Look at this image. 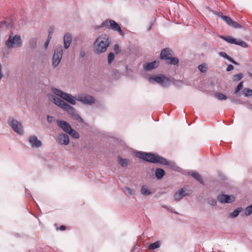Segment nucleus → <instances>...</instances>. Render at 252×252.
<instances>
[{"instance_id":"1","label":"nucleus","mask_w":252,"mask_h":252,"mask_svg":"<svg viewBox=\"0 0 252 252\" xmlns=\"http://www.w3.org/2000/svg\"><path fill=\"white\" fill-rule=\"evenodd\" d=\"M135 156L136 157L148 162L154 163H160L164 165H169L172 169L174 170H177L178 168V167L176 166L174 162H169L165 158L156 154L138 152L136 153Z\"/></svg>"},{"instance_id":"2","label":"nucleus","mask_w":252,"mask_h":252,"mask_svg":"<svg viewBox=\"0 0 252 252\" xmlns=\"http://www.w3.org/2000/svg\"><path fill=\"white\" fill-rule=\"evenodd\" d=\"M110 44L109 36L106 34L99 36L94 44L95 52L97 54L105 52Z\"/></svg>"},{"instance_id":"3","label":"nucleus","mask_w":252,"mask_h":252,"mask_svg":"<svg viewBox=\"0 0 252 252\" xmlns=\"http://www.w3.org/2000/svg\"><path fill=\"white\" fill-rule=\"evenodd\" d=\"M5 45L8 48L21 47L22 45L21 36L17 34L9 35L8 39L5 42Z\"/></svg>"},{"instance_id":"4","label":"nucleus","mask_w":252,"mask_h":252,"mask_svg":"<svg viewBox=\"0 0 252 252\" xmlns=\"http://www.w3.org/2000/svg\"><path fill=\"white\" fill-rule=\"evenodd\" d=\"M7 123L16 133L20 135L24 134V129L21 122L10 117L8 118Z\"/></svg>"},{"instance_id":"5","label":"nucleus","mask_w":252,"mask_h":252,"mask_svg":"<svg viewBox=\"0 0 252 252\" xmlns=\"http://www.w3.org/2000/svg\"><path fill=\"white\" fill-rule=\"evenodd\" d=\"M151 82H156L163 87H168L170 85V79L163 75L152 76L149 78Z\"/></svg>"},{"instance_id":"6","label":"nucleus","mask_w":252,"mask_h":252,"mask_svg":"<svg viewBox=\"0 0 252 252\" xmlns=\"http://www.w3.org/2000/svg\"><path fill=\"white\" fill-rule=\"evenodd\" d=\"M52 91L55 94L62 97L63 99L66 100L69 103L72 105L76 104L75 97L72 96L71 94L63 92L61 90L56 88H52Z\"/></svg>"},{"instance_id":"7","label":"nucleus","mask_w":252,"mask_h":252,"mask_svg":"<svg viewBox=\"0 0 252 252\" xmlns=\"http://www.w3.org/2000/svg\"><path fill=\"white\" fill-rule=\"evenodd\" d=\"M63 53L62 46L56 47L52 58V64L54 67L57 66L61 62Z\"/></svg>"},{"instance_id":"8","label":"nucleus","mask_w":252,"mask_h":252,"mask_svg":"<svg viewBox=\"0 0 252 252\" xmlns=\"http://www.w3.org/2000/svg\"><path fill=\"white\" fill-rule=\"evenodd\" d=\"M215 14L220 17L228 25L234 29H239L242 26L238 23L233 21L231 18L227 16L223 15L221 12H216Z\"/></svg>"},{"instance_id":"9","label":"nucleus","mask_w":252,"mask_h":252,"mask_svg":"<svg viewBox=\"0 0 252 252\" xmlns=\"http://www.w3.org/2000/svg\"><path fill=\"white\" fill-rule=\"evenodd\" d=\"M109 22L110 25V27L113 30L117 31L119 32V34L121 35H124L125 32L123 31L120 26V25L115 21L113 20H105L102 23V25L101 27H105L107 25L108 23Z\"/></svg>"},{"instance_id":"10","label":"nucleus","mask_w":252,"mask_h":252,"mask_svg":"<svg viewBox=\"0 0 252 252\" xmlns=\"http://www.w3.org/2000/svg\"><path fill=\"white\" fill-rule=\"evenodd\" d=\"M63 109L64 111H66L75 120L80 122H83V119L76 112L75 109L71 105L66 103Z\"/></svg>"},{"instance_id":"11","label":"nucleus","mask_w":252,"mask_h":252,"mask_svg":"<svg viewBox=\"0 0 252 252\" xmlns=\"http://www.w3.org/2000/svg\"><path fill=\"white\" fill-rule=\"evenodd\" d=\"M221 38L228 43L240 45L243 47H247L246 42L243 41H237L236 39L231 36H221Z\"/></svg>"},{"instance_id":"12","label":"nucleus","mask_w":252,"mask_h":252,"mask_svg":"<svg viewBox=\"0 0 252 252\" xmlns=\"http://www.w3.org/2000/svg\"><path fill=\"white\" fill-rule=\"evenodd\" d=\"M218 201L221 203H230L233 202L235 198L232 195L221 194L218 196Z\"/></svg>"},{"instance_id":"13","label":"nucleus","mask_w":252,"mask_h":252,"mask_svg":"<svg viewBox=\"0 0 252 252\" xmlns=\"http://www.w3.org/2000/svg\"><path fill=\"white\" fill-rule=\"evenodd\" d=\"M29 142L32 148H38L42 146V142L35 135H31L29 137Z\"/></svg>"},{"instance_id":"14","label":"nucleus","mask_w":252,"mask_h":252,"mask_svg":"<svg viewBox=\"0 0 252 252\" xmlns=\"http://www.w3.org/2000/svg\"><path fill=\"white\" fill-rule=\"evenodd\" d=\"M50 99L54 103L61 107L62 109H63L66 104V103L65 101L53 94L50 95Z\"/></svg>"},{"instance_id":"15","label":"nucleus","mask_w":252,"mask_h":252,"mask_svg":"<svg viewBox=\"0 0 252 252\" xmlns=\"http://www.w3.org/2000/svg\"><path fill=\"white\" fill-rule=\"evenodd\" d=\"M58 126L65 132L68 133L70 131H71L72 127L70 125L64 121H57Z\"/></svg>"},{"instance_id":"16","label":"nucleus","mask_w":252,"mask_h":252,"mask_svg":"<svg viewBox=\"0 0 252 252\" xmlns=\"http://www.w3.org/2000/svg\"><path fill=\"white\" fill-rule=\"evenodd\" d=\"M189 194L186 192L184 189H181L176 191L174 195V199L176 201H179L184 197L188 196Z\"/></svg>"},{"instance_id":"17","label":"nucleus","mask_w":252,"mask_h":252,"mask_svg":"<svg viewBox=\"0 0 252 252\" xmlns=\"http://www.w3.org/2000/svg\"><path fill=\"white\" fill-rule=\"evenodd\" d=\"M57 141L62 145H67L69 143V138L68 136L64 133L59 135Z\"/></svg>"},{"instance_id":"18","label":"nucleus","mask_w":252,"mask_h":252,"mask_svg":"<svg viewBox=\"0 0 252 252\" xmlns=\"http://www.w3.org/2000/svg\"><path fill=\"white\" fill-rule=\"evenodd\" d=\"M72 40V35L70 33L66 32L65 33L63 36V44L64 47L65 49H67L69 47Z\"/></svg>"},{"instance_id":"19","label":"nucleus","mask_w":252,"mask_h":252,"mask_svg":"<svg viewBox=\"0 0 252 252\" xmlns=\"http://www.w3.org/2000/svg\"><path fill=\"white\" fill-rule=\"evenodd\" d=\"M172 51L169 48L162 50L160 53V58L164 60H168L172 56Z\"/></svg>"},{"instance_id":"20","label":"nucleus","mask_w":252,"mask_h":252,"mask_svg":"<svg viewBox=\"0 0 252 252\" xmlns=\"http://www.w3.org/2000/svg\"><path fill=\"white\" fill-rule=\"evenodd\" d=\"M158 65V63H157L156 61H154L151 63H147L146 64H144L143 68L146 71H150L157 67Z\"/></svg>"},{"instance_id":"21","label":"nucleus","mask_w":252,"mask_h":252,"mask_svg":"<svg viewBox=\"0 0 252 252\" xmlns=\"http://www.w3.org/2000/svg\"><path fill=\"white\" fill-rule=\"evenodd\" d=\"M37 38L36 37H32L29 39L28 45L31 49H34L37 46Z\"/></svg>"},{"instance_id":"22","label":"nucleus","mask_w":252,"mask_h":252,"mask_svg":"<svg viewBox=\"0 0 252 252\" xmlns=\"http://www.w3.org/2000/svg\"><path fill=\"white\" fill-rule=\"evenodd\" d=\"M94 102V98L91 95L83 96L82 102L87 104H92Z\"/></svg>"},{"instance_id":"23","label":"nucleus","mask_w":252,"mask_h":252,"mask_svg":"<svg viewBox=\"0 0 252 252\" xmlns=\"http://www.w3.org/2000/svg\"><path fill=\"white\" fill-rule=\"evenodd\" d=\"M141 193L143 195L147 196L152 194V192L146 185H143L141 189Z\"/></svg>"},{"instance_id":"24","label":"nucleus","mask_w":252,"mask_h":252,"mask_svg":"<svg viewBox=\"0 0 252 252\" xmlns=\"http://www.w3.org/2000/svg\"><path fill=\"white\" fill-rule=\"evenodd\" d=\"M165 172L164 170L161 168H157L155 170V175L158 179H161L165 175Z\"/></svg>"},{"instance_id":"25","label":"nucleus","mask_w":252,"mask_h":252,"mask_svg":"<svg viewBox=\"0 0 252 252\" xmlns=\"http://www.w3.org/2000/svg\"><path fill=\"white\" fill-rule=\"evenodd\" d=\"M118 160L119 163L123 167H126L128 164V160L126 158H122L121 157H118Z\"/></svg>"},{"instance_id":"26","label":"nucleus","mask_w":252,"mask_h":252,"mask_svg":"<svg viewBox=\"0 0 252 252\" xmlns=\"http://www.w3.org/2000/svg\"><path fill=\"white\" fill-rule=\"evenodd\" d=\"M243 210V208L242 207H239L237 208L236 209H235L232 213L230 214V216L232 218H236L237 217L239 213Z\"/></svg>"},{"instance_id":"27","label":"nucleus","mask_w":252,"mask_h":252,"mask_svg":"<svg viewBox=\"0 0 252 252\" xmlns=\"http://www.w3.org/2000/svg\"><path fill=\"white\" fill-rule=\"evenodd\" d=\"M192 177L199 182L201 184H203V181L200 175L197 172H193L191 174Z\"/></svg>"},{"instance_id":"28","label":"nucleus","mask_w":252,"mask_h":252,"mask_svg":"<svg viewBox=\"0 0 252 252\" xmlns=\"http://www.w3.org/2000/svg\"><path fill=\"white\" fill-rule=\"evenodd\" d=\"M160 247V242L157 241L154 243L151 244L149 246V249L150 250H155Z\"/></svg>"},{"instance_id":"29","label":"nucleus","mask_w":252,"mask_h":252,"mask_svg":"<svg viewBox=\"0 0 252 252\" xmlns=\"http://www.w3.org/2000/svg\"><path fill=\"white\" fill-rule=\"evenodd\" d=\"M68 134L75 139H78L80 137L79 133L72 128L71 131H70Z\"/></svg>"},{"instance_id":"30","label":"nucleus","mask_w":252,"mask_h":252,"mask_svg":"<svg viewBox=\"0 0 252 252\" xmlns=\"http://www.w3.org/2000/svg\"><path fill=\"white\" fill-rule=\"evenodd\" d=\"M215 96L216 97V98H217L219 100H224L227 99V96L225 95L220 93H216L215 94Z\"/></svg>"},{"instance_id":"31","label":"nucleus","mask_w":252,"mask_h":252,"mask_svg":"<svg viewBox=\"0 0 252 252\" xmlns=\"http://www.w3.org/2000/svg\"><path fill=\"white\" fill-rule=\"evenodd\" d=\"M168 60H169V64L176 65L179 63V60L177 58L172 57L171 56Z\"/></svg>"},{"instance_id":"32","label":"nucleus","mask_w":252,"mask_h":252,"mask_svg":"<svg viewBox=\"0 0 252 252\" xmlns=\"http://www.w3.org/2000/svg\"><path fill=\"white\" fill-rule=\"evenodd\" d=\"M252 214V204L247 207L245 209V215L246 216H250Z\"/></svg>"},{"instance_id":"33","label":"nucleus","mask_w":252,"mask_h":252,"mask_svg":"<svg viewBox=\"0 0 252 252\" xmlns=\"http://www.w3.org/2000/svg\"><path fill=\"white\" fill-rule=\"evenodd\" d=\"M243 92L245 96H249L252 95V90L249 88H245Z\"/></svg>"},{"instance_id":"34","label":"nucleus","mask_w":252,"mask_h":252,"mask_svg":"<svg viewBox=\"0 0 252 252\" xmlns=\"http://www.w3.org/2000/svg\"><path fill=\"white\" fill-rule=\"evenodd\" d=\"M243 74L242 73H238L233 76V81H238L243 77Z\"/></svg>"},{"instance_id":"35","label":"nucleus","mask_w":252,"mask_h":252,"mask_svg":"<svg viewBox=\"0 0 252 252\" xmlns=\"http://www.w3.org/2000/svg\"><path fill=\"white\" fill-rule=\"evenodd\" d=\"M198 68L201 72H205L207 70V66L206 64L204 63L199 65Z\"/></svg>"},{"instance_id":"36","label":"nucleus","mask_w":252,"mask_h":252,"mask_svg":"<svg viewBox=\"0 0 252 252\" xmlns=\"http://www.w3.org/2000/svg\"><path fill=\"white\" fill-rule=\"evenodd\" d=\"M243 82H241L238 84L234 92V94H237L243 88Z\"/></svg>"},{"instance_id":"37","label":"nucleus","mask_w":252,"mask_h":252,"mask_svg":"<svg viewBox=\"0 0 252 252\" xmlns=\"http://www.w3.org/2000/svg\"><path fill=\"white\" fill-rule=\"evenodd\" d=\"M243 82H241L238 84L234 92V94H237L243 88Z\"/></svg>"},{"instance_id":"38","label":"nucleus","mask_w":252,"mask_h":252,"mask_svg":"<svg viewBox=\"0 0 252 252\" xmlns=\"http://www.w3.org/2000/svg\"><path fill=\"white\" fill-rule=\"evenodd\" d=\"M87 52L84 48H81L79 51V57L80 58H83L86 56Z\"/></svg>"},{"instance_id":"39","label":"nucleus","mask_w":252,"mask_h":252,"mask_svg":"<svg viewBox=\"0 0 252 252\" xmlns=\"http://www.w3.org/2000/svg\"><path fill=\"white\" fill-rule=\"evenodd\" d=\"M115 55L113 53H110L108 56V61L109 63H111L114 60Z\"/></svg>"},{"instance_id":"40","label":"nucleus","mask_w":252,"mask_h":252,"mask_svg":"<svg viewBox=\"0 0 252 252\" xmlns=\"http://www.w3.org/2000/svg\"><path fill=\"white\" fill-rule=\"evenodd\" d=\"M208 202L209 204L212 206H216L217 205V201L215 199L213 198H209L208 199Z\"/></svg>"},{"instance_id":"41","label":"nucleus","mask_w":252,"mask_h":252,"mask_svg":"<svg viewBox=\"0 0 252 252\" xmlns=\"http://www.w3.org/2000/svg\"><path fill=\"white\" fill-rule=\"evenodd\" d=\"M125 191L126 193H127L130 195H132L134 194V190L128 187H126L125 189Z\"/></svg>"},{"instance_id":"42","label":"nucleus","mask_w":252,"mask_h":252,"mask_svg":"<svg viewBox=\"0 0 252 252\" xmlns=\"http://www.w3.org/2000/svg\"><path fill=\"white\" fill-rule=\"evenodd\" d=\"M47 120L49 123H52L55 121V119L53 116H47Z\"/></svg>"},{"instance_id":"43","label":"nucleus","mask_w":252,"mask_h":252,"mask_svg":"<svg viewBox=\"0 0 252 252\" xmlns=\"http://www.w3.org/2000/svg\"><path fill=\"white\" fill-rule=\"evenodd\" d=\"M114 51L116 53H118L120 52V50L119 48V46L118 44H115L114 47Z\"/></svg>"},{"instance_id":"44","label":"nucleus","mask_w":252,"mask_h":252,"mask_svg":"<svg viewBox=\"0 0 252 252\" xmlns=\"http://www.w3.org/2000/svg\"><path fill=\"white\" fill-rule=\"evenodd\" d=\"M227 60H228L229 61H230L232 63H233L234 64L238 65V63L236 62H235L231 57H228L227 58Z\"/></svg>"},{"instance_id":"45","label":"nucleus","mask_w":252,"mask_h":252,"mask_svg":"<svg viewBox=\"0 0 252 252\" xmlns=\"http://www.w3.org/2000/svg\"><path fill=\"white\" fill-rule=\"evenodd\" d=\"M219 55L220 56H221L225 59H227V57H228V56L226 54V53L225 52H220Z\"/></svg>"},{"instance_id":"46","label":"nucleus","mask_w":252,"mask_h":252,"mask_svg":"<svg viewBox=\"0 0 252 252\" xmlns=\"http://www.w3.org/2000/svg\"><path fill=\"white\" fill-rule=\"evenodd\" d=\"M3 25H4L7 28L9 27L7 22L5 20H3L0 22V26L2 27Z\"/></svg>"},{"instance_id":"47","label":"nucleus","mask_w":252,"mask_h":252,"mask_svg":"<svg viewBox=\"0 0 252 252\" xmlns=\"http://www.w3.org/2000/svg\"><path fill=\"white\" fill-rule=\"evenodd\" d=\"M233 69H234L233 66L231 64H229V65H228L227 67L226 68V71H230L232 70Z\"/></svg>"},{"instance_id":"48","label":"nucleus","mask_w":252,"mask_h":252,"mask_svg":"<svg viewBox=\"0 0 252 252\" xmlns=\"http://www.w3.org/2000/svg\"><path fill=\"white\" fill-rule=\"evenodd\" d=\"M54 32V28L53 27H50L49 29V33L52 34Z\"/></svg>"},{"instance_id":"49","label":"nucleus","mask_w":252,"mask_h":252,"mask_svg":"<svg viewBox=\"0 0 252 252\" xmlns=\"http://www.w3.org/2000/svg\"><path fill=\"white\" fill-rule=\"evenodd\" d=\"M229 98L231 102H232L233 103H238L237 100L236 98H235L234 97H230Z\"/></svg>"},{"instance_id":"50","label":"nucleus","mask_w":252,"mask_h":252,"mask_svg":"<svg viewBox=\"0 0 252 252\" xmlns=\"http://www.w3.org/2000/svg\"><path fill=\"white\" fill-rule=\"evenodd\" d=\"M83 96H78L77 97H75V100H77L78 101H79L82 102V101H83Z\"/></svg>"},{"instance_id":"51","label":"nucleus","mask_w":252,"mask_h":252,"mask_svg":"<svg viewBox=\"0 0 252 252\" xmlns=\"http://www.w3.org/2000/svg\"><path fill=\"white\" fill-rule=\"evenodd\" d=\"M50 41L49 40H46L45 44H44V47L45 48H47L48 46L49 43Z\"/></svg>"},{"instance_id":"52","label":"nucleus","mask_w":252,"mask_h":252,"mask_svg":"<svg viewBox=\"0 0 252 252\" xmlns=\"http://www.w3.org/2000/svg\"><path fill=\"white\" fill-rule=\"evenodd\" d=\"M66 229V226L64 225H61L59 228L60 230H64Z\"/></svg>"},{"instance_id":"53","label":"nucleus","mask_w":252,"mask_h":252,"mask_svg":"<svg viewBox=\"0 0 252 252\" xmlns=\"http://www.w3.org/2000/svg\"><path fill=\"white\" fill-rule=\"evenodd\" d=\"M52 34H50V33H49L48 36V39H47V40H49V41H50L51 39L52 38Z\"/></svg>"},{"instance_id":"54","label":"nucleus","mask_w":252,"mask_h":252,"mask_svg":"<svg viewBox=\"0 0 252 252\" xmlns=\"http://www.w3.org/2000/svg\"><path fill=\"white\" fill-rule=\"evenodd\" d=\"M163 207H164V208L167 209L169 211H170L171 212H173V211H171L170 209H169L167 206H163Z\"/></svg>"},{"instance_id":"55","label":"nucleus","mask_w":252,"mask_h":252,"mask_svg":"<svg viewBox=\"0 0 252 252\" xmlns=\"http://www.w3.org/2000/svg\"><path fill=\"white\" fill-rule=\"evenodd\" d=\"M248 74L249 75V76L251 77H252V73H251L250 72H248Z\"/></svg>"},{"instance_id":"56","label":"nucleus","mask_w":252,"mask_h":252,"mask_svg":"<svg viewBox=\"0 0 252 252\" xmlns=\"http://www.w3.org/2000/svg\"><path fill=\"white\" fill-rule=\"evenodd\" d=\"M26 194H29V190H27V189H26Z\"/></svg>"},{"instance_id":"57","label":"nucleus","mask_w":252,"mask_h":252,"mask_svg":"<svg viewBox=\"0 0 252 252\" xmlns=\"http://www.w3.org/2000/svg\"><path fill=\"white\" fill-rule=\"evenodd\" d=\"M174 213L176 214H178V213L177 212H174Z\"/></svg>"}]
</instances>
